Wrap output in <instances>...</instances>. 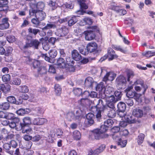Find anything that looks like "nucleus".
<instances>
[{
  "mask_svg": "<svg viewBox=\"0 0 155 155\" xmlns=\"http://www.w3.org/2000/svg\"><path fill=\"white\" fill-rule=\"evenodd\" d=\"M104 105L102 100L99 99L98 103L96 106L92 107V110L94 112H97L96 117L98 120H100L101 117V112L104 110Z\"/></svg>",
  "mask_w": 155,
  "mask_h": 155,
  "instance_id": "obj_1",
  "label": "nucleus"
},
{
  "mask_svg": "<svg viewBox=\"0 0 155 155\" xmlns=\"http://www.w3.org/2000/svg\"><path fill=\"white\" fill-rule=\"evenodd\" d=\"M34 14H35V18L41 21L44 20L46 16L45 13L42 11H36L35 9H30L29 11L30 15H33Z\"/></svg>",
  "mask_w": 155,
  "mask_h": 155,
  "instance_id": "obj_2",
  "label": "nucleus"
},
{
  "mask_svg": "<svg viewBox=\"0 0 155 155\" xmlns=\"http://www.w3.org/2000/svg\"><path fill=\"white\" fill-rule=\"evenodd\" d=\"M104 129L101 127L100 129H96L93 130V134L94 138L96 139H100L101 138L107 137L108 135L104 132Z\"/></svg>",
  "mask_w": 155,
  "mask_h": 155,
  "instance_id": "obj_3",
  "label": "nucleus"
},
{
  "mask_svg": "<svg viewBox=\"0 0 155 155\" xmlns=\"http://www.w3.org/2000/svg\"><path fill=\"white\" fill-rule=\"evenodd\" d=\"M101 74L102 73H106V75L104 76L103 78V81L106 82L107 81H113L116 77V74L114 72H107V71L104 68H101Z\"/></svg>",
  "mask_w": 155,
  "mask_h": 155,
  "instance_id": "obj_4",
  "label": "nucleus"
},
{
  "mask_svg": "<svg viewBox=\"0 0 155 155\" xmlns=\"http://www.w3.org/2000/svg\"><path fill=\"white\" fill-rule=\"evenodd\" d=\"M92 30H88L84 32L86 40L91 41L95 37V35L94 32L95 31L98 30L97 27L96 26H92L91 27Z\"/></svg>",
  "mask_w": 155,
  "mask_h": 155,
  "instance_id": "obj_5",
  "label": "nucleus"
},
{
  "mask_svg": "<svg viewBox=\"0 0 155 155\" xmlns=\"http://www.w3.org/2000/svg\"><path fill=\"white\" fill-rule=\"evenodd\" d=\"M40 42L38 40H32L28 41L23 47L24 49H26L30 47H32L36 49H38V47L40 44Z\"/></svg>",
  "mask_w": 155,
  "mask_h": 155,
  "instance_id": "obj_6",
  "label": "nucleus"
},
{
  "mask_svg": "<svg viewBox=\"0 0 155 155\" xmlns=\"http://www.w3.org/2000/svg\"><path fill=\"white\" fill-rule=\"evenodd\" d=\"M50 57L46 56V54H44L43 57L45 58V60L50 63H53L55 61L54 58L57 54V52L55 49H52L50 50L49 52Z\"/></svg>",
  "mask_w": 155,
  "mask_h": 155,
  "instance_id": "obj_7",
  "label": "nucleus"
},
{
  "mask_svg": "<svg viewBox=\"0 0 155 155\" xmlns=\"http://www.w3.org/2000/svg\"><path fill=\"white\" fill-rule=\"evenodd\" d=\"M124 111H119L117 112L118 115L121 117H124L126 121L130 124L134 123L136 122V119L133 117L125 115Z\"/></svg>",
  "mask_w": 155,
  "mask_h": 155,
  "instance_id": "obj_8",
  "label": "nucleus"
},
{
  "mask_svg": "<svg viewBox=\"0 0 155 155\" xmlns=\"http://www.w3.org/2000/svg\"><path fill=\"white\" fill-rule=\"evenodd\" d=\"M106 97V100L107 102V106L108 107L112 108H114L115 104L117 101V100L115 98L114 96L111 95L110 96H105Z\"/></svg>",
  "mask_w": 155,
  "mask_h": 155,
  "instance_id": "obj_9",
  "label": "nucleus"
},
{
  "mask_svg": "<svg viewBox=\"0 0 155 155\" xmlns=\"http://www.w3.org/2000/svg\"><path fill=\"white\" fill-rule=\"evenodd\" d=\"M117 86L119 88L124 87L126 82V78L123 76H120L117 78Z\"/></svg>",
  "mask_w": 155,
  "mask_h": 155,
  "instance_id": "obj_10",
  "label": "nucleus"
},
{
  "mask_svg": "<svg viewBox=\"0 0 155 155\" xmlns=\"http://www.w3.org/2000/svg\"><path fill=\"white\" fill-rule=\"evenodd\" d=\"M105 148V145L104 144L101 145L98 148L94 150L92 149L89 150L88 155H97L103 152Z\"/></svg>",
  "mask_w": 155,
  "mask_h": 155,
  "instance_id": "obj_11",
  "label": "nucleus"
},
{
  "mask_svg": "<svg viewBox=\"0 0 155 155\" xmlns=\"http://www.w3.org/2000/svg\"><path fill=\"white\" fill-rule=\"evenodd\" d=\"M94 115L92 113H89L86 116V119L85 121V124L87 126H89L92 125L94 122L93 118Z\"/></svg>",
  "mask_w": 155,
  "mask_h": 155,
  "instance_id": "obj_12",
  "label": "nucleus"
},
{
  "mask_svg": "<svg viewBox=\"0 0 155 155\" xmlns=\"http://www.w3.org/2000/svg\"><path fill=\"white\" fill-rule=\"evenodd\" d=\"M66 118L69 121H71L72 120H79L81 118L80 114L75 116L74 113L73 112L68 113L66 115Z\"/></svg>",
  "mask_w": 155,
  "mask_h": 155,
  "instance_id": "obj_13",
  "label": "nucleus"
},
{
  "mask_svg": "<svg viewBox=\"0 0 155 155\" xmlns=\"http://www.w3.org/2000/svg\"><path fill=\"white\" fill-rule=\"evenodd\" d=\"M78 17V16H72L65 18V19L66 21H68V25L71 26L77 22L78 21L77 17Z\"/></svg>",
  "mask_w": 155,
  "mask_h": 155,
  "instance_id": "obj_14",
  "label": "nucleus"
},
{
  "mask_svg": "<svg viewBox=\"0 0 155 155\" xmlns=\"http://www.w3.org/2000/svg\"><path fill=\"white\" fill-rule=\"evenodd\" d=\"M30 6L31 8V9H34L37 8L42 9L44 8L45 5L43 2H39L37 4L36 2L34 3L31 2L30 3Z\"/></svg>",
  "mask_w": 155,
  "mask_h": 155,
  "instance_id": "obj_15",
  "label": "nucleus"
},
{
  "mask_svg": "<svg viewBox=\"0 0 155 155\" xmlns=\"http://www.w3.org/2000/svg\"><path fill=\"white\" fill-rule=\"evenodd\" d=\"M113 138L117 142V144L121 147H125L127 143V141L126 140H122L121 139L118 137L117 135H115L113 136Z\"/></svg>",
  "mask_w": 155,
  "mask_h": 155,
  "instance_id": "obj_16",
  "label": "nucleus"
},
{
  "mask_svg": "<svg viewBox=\"0 0 155 155\" xmlns=\"http://www.w3.org/2000/svg\"><path fill=\"white\" fill-rule=\"evenodd\" d=\"M9 24L8 22V18H3L2 20V23L0 24V29H6L8 28Z\"/></svg>",
  "mask_w": 155,
  "mask_h": 155,
  "instance_id": "obj_17",
  "label": "nucleus"
},
{
  "mask_svg": "<svg viewBox=\"0 0 155 155\" xmlns=\"http://www.w3.org/2000/svg\"><path fill=\"white\" fill-rule=\"evenodd\" d=\"M97 45L95 42H90L87 44L86 48L87 53L92 52L95 51L97 49Z\"/></svg>",
  "mask_w": 155,
  "mask_h": 155,
  "instance_id": "obj_18",
  "label": "nucleus"
},
{
  "mask_svg": "<svg viewBox=\"0 0 155 155\" xmlns=\"http://www.w3.org/2000/svg\"><path fill=\"white\" fill-rule=\"evenodd\" d=\"M47 120L45 118H36L33 121V124L34 125H40L47 122Z\"/></svg>",
  "mask_w": 155,
  "mask_h": 155,
  "instance_id": "obj_19",
  "label": "nucleus"
},
{
  "mask_svg": "<svg viewBox=\"0 0 155 155\" xmlns=\"http://www.w3.org/2000/svg\"><path fill=\"white\" fill-rule=\"evenodd\" d=\"M93 23V21L90 18L88 17L84 18L82 20L79 22L80 25L84 26L86 24L91 25Z\"/></svg>",
  "mask_w": 155,
  "mask_h": 155,
  "instance_id": "obj_20",
  "label": "nucleus"
},
{
  "mask_svg": "<svg viewBox=\"0 0 155 155\" xmlns=\"http://www.w3.org/2000/svg\"><path fill=\"white\" fill-rule=\"evenodd\" d=\"M96 91L98 92L99 94H104V93L105 91V86L104 85V83L101 82L97 84L96 87Z\"/></svg>",
  "mask_w": 155,
  "mask_h": 155,
  "instance_id": "obj_21",
  "label": "nucleus"
},
{
  "mask_svg": "<svg viewBox=\"0 0 155 155\" xmlns=\"http://www.w3.org/2000/svg\"><path fill=\"white\" fill-rule=\"evenodd\" d=\"M22 123H20V126L21 128L25 126H28L32 124L31 119L29 117H25L23 119Z\"/></svg>",
  "mask_w": 155,
  "mask_h": 155,
  "instance_id": "obj_22",
  "label": "nucleus"
},
{
  "mask_svg": "<svg viewBox=\"0 0 155 155\" xmlns=\"http://www.w3.org/2000/svg\"><path fill=\"white\" fill-rule=\"evenodd\" d=\"M108 57L109 61L113 60L117 57V56L115 53L114 50L111 48H109L107 50Z\"/></svg>",
  "mask_w": 155,
  "mask_h": 155,
  "instance_id": "obj_23",
  "label": "nucleus"
},
{
  "mask_svg": "<svg viewBox=\"0 0 155 155\" xmlns=\"http://www.w3.org/2000/svg\"><path fill=\"white\" fill-rule=\"evenodd\" d=\"M113 122V120L111 119H108L104 122V124L102 125L101 127L102 128L104 129V131H106L108 129L109 127L111 126Z\"/></svg>",
  "mask_w": 155,
  "mask_h": 155,
  "instance_id": "obj_24",
  "label": "nucleus"
},
{
  "mask_svg": "<svg viewBox=\"0 0 155 155\" xmlns=\"http://www.w3.org/2000/svg\"><path fill=\"white\" fill-rule=\"evenodd\" d=\"M11 88L10 85L8 84H2L0 85V90L5 93L9 92L10 91Z\"/></svg>",
  "mask_w": 155,
  "mask_h": 155,
  "instance_id": "obj_25",
  "label": "nucleus"
},
{
  "mask_svg": "<svg viewBox=\"0 0 155 155\" xmlns=\"http://www.w3.org/2000/svg\"><path fill=\"white\" fill-rule=\"evenodd\" d=\"M8 3L7 0H0V11L7 10L8 8L7 6Z\"/></svg>",
  "mask_w": 155,
  "mask_h": 155,
  "instance_id": "obj_26",
  "label": "nucleus"
},
{
  "mask_svg": "<svg viewBox=\"0 0 155 155\" xmlns=\"http://www.w3.org/2000/svg\"><path fill=\"white\" fill-rule=\"evenodd\" d=\"M72 56L73 59L76 61L80 60L81 58V56L76 50H74L72 51Z\"/></svg>",
  "mask_w": 155,
  "mask_h": 155,
  "instance_id": "obj_27",
  "label": "nucleus"
},
{
  "mask_svg": "<svg viewBox=\"0 0 155 155\" xmlns=\"http://www.w3.org/2000/svg\"><path fill=\"white\" fill-rule=\"evenodd\" d=\"M134 84L135 85L140 84L144 89V90L142 94H145L147 89L148 88V87L147 85L143 84V82L142 80H137L136 81L134 82Z\"/></svg>",
  "mask_w": 155,
  "mask_h": 155,
  "instance_id": "obj_28",
  "label": "nucleus"
},
{
  "mask_svg": "<svg viewBox=\"0 0 155 155\" xmlns=\"http://www.w3.org/2000/svg\"><path fill=\"white\" fill-rule=\"evenodd\" d=\"M94 83L93 78L91 77H87L85 81V85L88 87H91Z\"/></svg>",
  "mask_w": 155,
  "mask_h": 155,
  "instance_id": "obj_29",
  "label": "nucleus"
},
{
  "mask_svg": "<svg viewBox=\"0 0 155 155\" xmlns=\"http://www.w3.org/2000/svg\"><path fill=\"white\" fill-rule=\"evenodd\" d=\"M57 64L60 68H63L66 66V63L64 60L61 58H60L58 59Z\"/></svg>",
  "mask_w": 155,
  "mask_h": 155,
  "instance_id": "obj_30",
  "label": "nucleus"
},
{
  "mask_svg": "<svg viewBox=\"0 0 155 155\" xmlns=\"http://www.w3.org/2000/svg\"><path fill=\"white\" fill-rule=\"evenodd\" d=\"M105 91L104 93L105 96H107V94H110L114 91V89L113 87L108 85L106 86V88L105 87Z\"/></svg>",
  "mask_w": 155,
  "mask_h": 155,
  "instance_id": "obj_31",
  "label": "nucleus"
},
{
  "mask_svg": "<svg viewBox=\"0 0 155 155\" xmlns=\"http://www.w3.org/2000/svg\"><path fill=\"white\" fill-rule=\"evenodd\" d=\"M133 114L137 117H140L143 115V111L141 110L135 109L133 110Z\"/></svg>",
  "mask_w": 155,
  "mask_h": 155,
  "instance_id": "obj_32",
  "label": "nucleus"
},
{
  "mask_svg": "<svg viewBox=\"0 0 155 155\" xmlns=\"http://www.w3.org/2000/svg\"><path fill=\"white\" fill-rule=\"evenodd\" d=\"M58 32L60 33L58 35L60 36H63L66 35L68 32V28L64 27L61 28L58 30Z\"/></svg>",
  "mask_w": 155,
  "mask_h": 155,
  "instance_id": "obj_33",
  "label": "nucleus"
},
{
  "mask_svg": "<svg viewBox=\"0 0 155 155\" xmlns=\"http://www.w3.org/2000/svg\"><path fill=\"white\" fill-rule=\"evenodd\" d=\"M114 109L109 107L107 113V116L109 117L112 118L116 116V111Z\"/></svg>",
  "mask_w": 155,
  "mask_h": 155,
  "instance_id": "obj_34",
  "label": "nucleus"
},
{
  "mask_svg": "<svg viewBox=\"0 0 155 155\" xmlns=\"http://www.w3.org/2000/svg\"><path fill=\"white\" fill-rule=\"evenodd\" d=\"M30 112V110L27 108L26 109H20L17 111V114L20 115H23L24 114H27Z\"/></svg>",
  "mask_w": 155,
  "mask_h": 155,
  "instance_id": "obj_35",
  "label": "nucleus"
},
{
  "mask_svg": "<svg viewBox=\"0 0 155 155\" xmlns=\"http://www.w3.org/2000/svg\"><path fill=\"white\" fill-rule=\"evenodd\" d=\"M10 104L8 102H3L0 104V108L2 110H7L10 107Z\"/></svg>",
  "mask_w": 155,
  "mask_h": 155,
  "instance_id": "obj_36",
  "label": "nucleus"
},
{
  "mask_svg": "<svg viewBox=\"0 0 155 155\" xmlns=\"http://www.w3.org/2000/svg\"><path fill=\"white\" fill-rule=\"evenodd\" d=\"M18 90L19 92L23 93H27L29 91L28 87L25 85L19 86Z\"/></svg>",
  "mask_w": 155,
  "mask_h": 155,
  "instance_id": "obj_37",
  "label": "nucleus"
},
{
  "mask_svg": "<svg viewBox=\"0 0 155 155\" xmlns=\"http://www.w3.org/2000/svg\"><path fill=\"white\" fill-rule=\"evenodd\" d=\"M117 107L119 111H125L126 108L125 104L122 102H120L118 104Z\"/></svg>",
  "mask_w": 155,
  "mask_h": 155,
  "instance_id": "obj_38",
  "label": "nucleus"
},
{
  "mask_svg": "<svg viewBox=\"0 0 155 155\" xmlns=\"http://www.w3.org/2000/svg\"><path fill=\"white\" fill-rule=\"evenodd\" d=\"M145 137L144 134H139L137 138V142L139 145H140L143 143Z\"/></svg>",
  "mask_w": 155,
  "mask_h": 155,
  "instance_id": "obj_39",
  "label": "nucleus"
},
{
  "mask_svg": "<svg viewBox=\"0 0 155 155\" xmlns=\"http://www.w3.org/2000/svg\"><path fill=\"white\" fill-rule=\"evenodd\" d=\"M41 21V20L36 18H32L31 20V22L34 25V27L36 28L39 27Z\"/></svg>",
  "mask_w": 155,
  "mask_h": 155,
  "instance_id": "obj_40",
  "label": "nucleus"
},
{
  "mask_svg": "<svg viewBox=\"0 0 155 155\" xmlns=\"http://www.w3.org/2000/svg\"><path fill=\"white\" fill-rule=\"evenodd\" d=\"M55 93L57 95L60 94L61 92V88L58 84H56L54 87Z\"/></svg>",
  "mask_w": 155,
  "mask_h": 155,
  "instance_id": "obj_41",
  "label": "nucleus"
},
{
  "mask_svg": "<svg viewBox=\"0 0 155 155\" xmlns=\"http://www.w3.org/2000/svg\"><path fill=\"white\" fill-rule=\"evenodd\" d=\"M73 138L76 140H79L81 138V133L78 130H75L73 133Z\"/></svg>",
  "mask_w": 155,
  "mask_h": 155,
  "instance_id": "obj_42",
  "label": "nucleus"
},
{
  "mask_svg": "<svg viewBox=\"0 0 155 155\" xmlns=\"http://www.w3.org/2000/svg\"><path fill=\"white\" fill-rule=\"evenodd\" d=\"M48 5L49 6L50 9L52 10H54L57 7V4L55 2L52 1H50L48 3Z\"/></svg>",
  "mask_w": 155,
  "mask_h": 155,
  "instance_id": "obj_43",
  "label": "nucleus"
},
{
  "mask_svg": "<svg viewBox=\"0 0 155 155\" xmlns=\"http://www.w3.org/2000/svg\"><path fill=\"white\" fill-rule=\"evenodd\" d=\"M73 59L70 57H66V61L65 63H66V64H68L69 66H72L74 63V61H73Z\"/></svg>",
  "mask_w": 155,
  "mask_h": 155,
  "instance_id": "obj_44",
  "label": "nucleus"
},
{
  "mask_svg": "<svg viewBox=\"0 0 155 155\" xmlns=\"http://www.w3.org/2000/svg\"><path fill=\"white\" fill-rule=\"evenodd\" d=\"M21 82V80L20 79L18 78H15L10 82L11 84H14L16 85H20Z\"/></svg>",
  "mask_w": 155,
  "mask_h": 155,
  "instance_id": "obj_45",
  "label": "nucleus"
},
{
  "mask_svg": "<svg viewBox=\"0 0 155 155\" xmlns=\"http://www.w3.org/2000/svg\"><path fill=\"white\" fill-rule=\"evenodd\" d=\"M12 51L13 48L12 47L10 46L7 47L5 50V55L7 56L11 55Z\"/></svg>",
  "mask_w": 155,
  "mask_h": 155,
  "instance_id": "obj_46",
  "label": "nucleus"
},
{
  "mask_svg": "<svg viewBox=\"0 0 155 155\" xmlns=\"http://www.w3.org/2000/svg\"><path fill=\"white\" fill-rule=\"evenodd\" d=\"M31 61L32 62V66L34 68H39L40 65V63L39 61L34 59H32Z\"/></svg>",
  "mask_w": 155,
  "mask_h": 155,
  "instance_id": "obj_47",
  "label": "nucleus"
},
{
  "mask_svg": "<svg viewBox=\"0 0 155 155\" xmlns=\"http://www.w3.org/2000/svg\"><path fill=\"white\" fill-rule=\"evenodd\" d=\"M84 94H86L87 95L90 96L92 98L95 97H97V93L94 91L91 92V93L90 94L88 91H86L82 94V95L83 96Z\"/></svg>",
  "mask_w": 155,
  "mask_h": 155,
  "instance_id": "obj_48",
  "label": "nucleus"
},
{
  "mask_svg": "<svg viewBox=\"0 0 155 155\" xmlns=\"http://www.w3.org/2000/svg\"><path fill=\"white\" fill-rule=\"evenodd\" d=\"M11 79V76L8 74L3 75L2 77V80L4 82H8Z\"/></svg>",
  "mask_w": 155,
  "mask_h": 155,
  "instance_id": "obj_49",
  "label": "nucleus"
},
{
  "mask_svg": "<svg viewBox=\"0 0 155 155\" xmlns=\"http://www.w3.org/2000/svg\"><path fill=\"white\" fill-rule=\"evenodd\" d=\"M114 94L116 97V98L118 101H120L121 100L122 94L120 91H116L114 93Z\"/></svg>",
  "mask_w": 155,
  "mask_h": 155,
  "instance_id": "obj_50",
  "label": "nucleus"
},
{
  "mask_svg": "<svg viewBox=\"0 0 155 155\" xmlns=\"http://www.w3.org/2000/svg\"><path fill=\"white\" fill-rule=\"evenodd\" d=\"M143 55L149 58L155 55V51H147L143 53Z\"/></svg>",
  "mask_w": 155,
  "mask_h": 155,
  "instance_id": "obj_51",
  "label": "nucleus"
},
{
  "mask_svg": "<svg viewBox=\"0 0 155 155\" xmlns=\"http://www.w3.org/2000/svg\"><path fill=\"white\" fill-rule=\"evenodd\" d=\"M136 93L135 92L131 91H128L126 94L127 97H129V98L131 99L133 98L135 95Z\"/></svg>",
  "mask_w": 155,
  "mask_h": 155,
  "instance_id": "obj_52",
  "label": "nucleus"
},
{
  "mask_svg": "<svg viewBox=\"0 0 155 155\" xmlns=\"http://www.w3.org/2000/svg\"><path fill=\"white\" fill-rule=\"evenodd\" d=\"M36 110L37 112V116H40L41 115L43 114L45 110L44 108L42 107H37L36 109Z\"/></svg>",
  "mask_w": 155,
  "mask_h": 155,
  "instance_id": "obj_53",
  "label": "nucleus"
},
{
  "mask_svg": "<svg viewBox=\"0 0 155 155\" xmlns=\"http://www.w3.org/2000/svg\"><path fill=\"white\" fill-rule=\"evenodd\" d=\"M14 114L12 113L6 112L5 118L8 120L13 119L14 118Z\"/></svg>",
  "mask_w": 155,
  "mask_h": 155,
  "instance_id": "obj_54",
  "label": "nucleus"
},
{
  "mask_svg": "<svg viewBox=\"0 0 155 155\" xmlns=\"http://www.w3.org/2000/svg\"><path fill=\"white\" fill-rule=\"evenodd\" d=\"M112 47L114 49L117 50L118 51H120L121 52L124 53H125L126 52V51L125 50L121 48L120 46H118L113 45H112Z\"/></svg>",
  "mask_w": 155,
  "mask_h": 155,
  "instance_id": "obj_55",
  "label": "nucleus"
},
{
  "mask_svg": "<svg viewBox=\"0 0 155 155\" xmlns=\"http://www.w3.org/2000/svg\"><path fill=\"white\" fill-rule=\"evenodd\" d=\"M125 102L129 106H133L134 102L132 99L129 98V97H126L125 99Z\"/></svg>",
  "mask_w": 155,
  "mask_h": 155,
  "instance_id": "obj_56",
  "label": "nucleus"
},
{
  "mask_svg": "<svg viewBox=\"0 0 155 155\" xmlns=\"http://www.w3.org/2000/svg\"><path fill=\"white\" fill-rule=\"evenodd\" d=\"M7 100L8 103L13 104H15L16 103L15 98L13 96H10L8 97L7 98Z\"/></svg>",
  "mask_w": 155,
  "mask_h": 155,
  "instance_id": "obj_57",
  "label": "nucleus"
},
{
  "mask_svg": "<svg viewBox=\"0 0 155 155\" xmlns=\"http://www.w3.org/2000/svg\"><path fill=\"white\" fill-rule=\"evenodd\" d=\"M73 91L74 94L78 96L80 95L82 93L81 89L80 88H74Z\"/></svg>",
  "mask_w": 155,
  "mask_h": 155,
  "instance_id": "obj_58",
  "label": "nucleus"
},
{
  "mask_svg": "<svg viewBox=\"0 0 155 155\" xmlns=\"http://www.w3.org/2000/svg\"><path fill=\"white\" fill-rule=\"evenodd\" d=\"M33 131L31 128H28L27 129L22 128V133L23 134H31L32 133Z\"/></svg>",
  "mask_w": 155,
  "mask_h": 155,
  "instance_id": "obj_59",
  "label": "nucleus"
},
{
  "mask_svg": "<svg viewBox=\"0 0 155 155\" xmlns=\"http://www.w3.org/2000/svg\"><path fill=\"white\" fill-rule=\"evenodd\" d=\"M28 31L29 33H33L35 35H36L38 32L39 31V30L38 29L34 28H30Z\"/></svg>",
  "mask_w": 155,
  "mask_h": 155,
  "instance_id": "obj_60",
  "label": "nucleus"
},
{
  "mask_svg": "<svg viewBox=\"0 0 155 155\" xmlns=\"http://www.w3.org/2000/svg\"><path fill=\"white\" fill-rule=\"evenodd\" d=\"M38 73L40 74H45L46 72V70L45 67H41L38 68Z\"/></svg>",
  "mask_w": 155,
  "mask_h": 155,
  "instance_id": "obj_61",
  "label": "nucleus"
},
{
  "mask_svg": "<svg viewBox=\"0 0 155 155\" xmlns=\"http://www.w3.org/2000/svg\"><path fill=\"white\" fill-rule=\"evenodd\" d=\"M79 5L81 8L83 9H86L87 8V6L84 3V1H81V0L79 1Z\"/></svg>",
  "mask_w": 155,
  "mask_h": 155,
  "instance_id": "obj_62",
  "label": "nucleus"
},
{
  "mask_svg": "<svg viewBox=\"0 0 155 155\" xmlns=\"http://www.w3.org/2000/svg\"><path fill=\"white\" fill-rule=\"evenodd\" d=\"M7 40L9 43H12L15 41V38L14 36H8L7 37Z\"/></svg>",
  "mask_w": 155,
  "mask_h": 155,
  "instance_id": "obj_63",
  "label": "nucleus"
},
{
  "mask_svg": "<svg viewBox=\"0 0 155 155\" xmlns=\"http://www.w3.org/2000/svg\"><path fill=\"white\" fill-rule=\"evenodd\" d=\"M55 26V25H54L51 24H47L46 26L42 28V30H45L50 29Z\"/></svg>",
  "mask_w": 155,
  "mask_h": 155,
  "instance_id": "obj_64",
  "label": "nucleus"
}]
</instances>
